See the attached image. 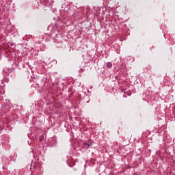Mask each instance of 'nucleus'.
Masks as SVG:
<instances>
[{
  "instance_id": "f257e3e1",
  "label": "nucleus",
  "mask_w": 175,
  "mask_h": 175,
  "mask_svg": "<svg viewBox=\"0 0 175 175\" xmlns=\"http://www.w3.org/2000/svg\"><path fill=\"white\" fill-rule=\"evenodd\" d=\"M90 144H88V143H84L83 144V147H84V148H88V147H90Z\"/></svg>"
},
{
  "instance_id": "7ed1b4c3",
  "label": "nucleus",
  "mask_w": 175,
  "mask_h": 175,
  "mask_svg": "<svg viewBox=\"0 0 175 175\" xmlns=\"http://www.w3.org/2000/svg\"><path fill=\"white\" fill-rule=\"evenodd\" d=\"M42 138H40V142H42Z\"/></svg>"
},
{
  "instance_id": "f03ea898",
  "label": "nucleus",
  "mask_w": 175,
  "mask_h": 175,
  "mask_svg": "<svg viewBox=\"0 0 175 175\" xmlns=\"http://www.w3.org/2000/svg\"><path fill=\"white\" fill-rule=\"evenodd\" d=\"M111 66H113V64H111V63L108 62V63L107 64V68H111Z\"/></svg>"
}]
</instances>
